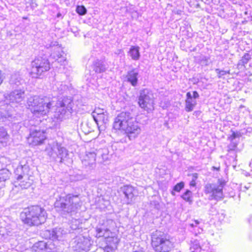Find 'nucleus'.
Wrapping results in <instances>:
<instances>
[{"instance_id":"7c9ffc66","label":"nucleus","mask_w":252,"mask_h":252,"mask_svg":"<svg viewBox=\"0 0 252 252\" xmlns=\"http://www.w3.org/2000/svg\"><path fill=\"white\" fill-rule=\"evenodd\" d=\"M191 176L193 178L192 180H195V181L198 178V174L196 173H193L192 174H191Z\"/></svg>"},{"instance_id":"ddd939ff","label":"nucleus","mask_w":252,"mask_h":252,"mask_svg":"<svg viewBox=\"0 0 252 252\" xmlns=\"http://www.w3.org/2000/svg\"><path fill=\"white\" fill-rule=\"evenodd\" d=\"M17 181H15L14 186L15 187L20 186L22 189H27L31 187V183L29 181L30 178L27 175H19L17 177Z\"/></svg>"},{"instance_id":"b1692460","label":"nucleus","mask_w":252,"mask_h":252,"mask_svg":"<svg viewBox=\"0 0 252 252\" xmlns=\"http://www.w3.org/2000/svg\"><path fill=\"white\" fill-rule=\"evenodd\" d=\"M184 183L183 182H181L179 183H177L173 188V190L180 192L184 188Z\"/></svg>"},{"instance_id":"1a4fd4ad","label":"nucleus","mask_w":252,"mask_h":252,"mask_svg":"<svg viewBox=\"0 0 252 252\" xmlns=\"http://www.w3.org/2000/svg\"><path fill=\"white\" fill-rule=\"evenodd\" d=\"M121 191L125 195L126 204H130L137 196V189L130 185H126L121 188Z\"/></svg>"},{"instance_id":"2f4dec72","label":"nucleus","mask_w":252,"mask_h":252,"mask_svg":"<svg viewBox=\"0 0 252 252\" xmlns=\"http://www.w3.org/2000/svg\"><path fill=\"white\" fill-rule=\"evenodd\" d=\"M189 186L191 187H195L196 186V182L195 180H192L189 183Z\"/></svg>"},{"instance_id":"f3484780","label":"nucleus","mask_w":252,"mask_h":252,"mask_svg":"<svg viewBox=\"0 0 252 252\" xmlns=\"http://www.w3.org/2000/svg\"><path fill=\"white\" fill-rule=\"evenodd\" d=\"M33 142L38 144L42 143L45 139L44 132L41 131H34L32 132Z\"/></svg>"},{"instance_id":"5701e85b","label":"nucleus","mask_w":252,"mask_h":252,"mask_svg":"<svg viewBox=\"0 0 252 252\" xmlns=\"http://www.w3.org/2000/svg\"><path fill=\"white\" fill-rule=\"evenodd\" d=\"M8 136L7 132L3 127H0V142Z\"/></svg>"},{"instance_id":"393cba45","label":"nucleus","mask_w":252,"mask_h":252,"mask_svg":"<svg viewBox=\"0 0 252 252\" xmlns=\"http://www.w3.org/2000/svg\"><path fill=\"white\" fill-rule=\"evenodd\" d=\"M10 83L11 84H15L16 86H18L20 84V80L18 79L16 75L11 76Z\"/></svg>"},{"instance_id":"4c0bfd02","label":"nucleus","mask_w":252,"mask_h":252,"mask_svg":"<svg viewBox=\"0 0 252 252\" xmlns=\"http://www.w3.org/2000/svg\"><path fill=\"white\" fill-rule=\"evenodd\" d=\"M250 21H252V15L250 16Z\"/></svg>"},{"instance_id":"c9c22d12","label":"nucleus","mask_w":252,"mask_h":252,"mask_svg":"<svg viewBox=\"0 0 252 252\" xmlns=\"http://www.w3.org/2000/svg\"><path fill=\"white\" fill-rule=\"evenodd\" d=\"M2 81H3V78H2V77L1 75V71L0 70V85L2 83Z\"/></svg>"},{"instance_id":"ea45409f","label":"nucleus","mask_w":252,"mask_h":252,"mask_svg":"<svg viewBox=\"0 0 252 252\" xmlns=\"http://www.w3.org/2000/svg\"><path fill=\"white\" fill-rule=\"evenodd\" d=\"M142 252V251H139V252H138V251H135V252Z\"/></svg>"},{"instance_id":"e433bc0d","label":"nucleus","mask_w":252,"mask_h":252,"mask_svg":"<svg viewBox=\"0 0 252 252\" xmlns=\"http://www.w3.org/2000/svg\"><path fill=\"white\" fill-rule=\"evenodd\" d=\"M196 250H198L199 252H200L201 251V248H200V247H199V246L197 247V248H196Z\"/></svg>"},{"instance_id":"58836bf2","label":"nucleus","mask_w":252,"mask_h":252,"mask_svg":"<svg viewBox=\"0 0 252 252\" xmlns=\"http://www.w3.org/2000/svg\"><path fill=\"white\" fill-rule=\"evenodd\" d=\"M31 136H32V132H30V133H29V137H30Z\"/></svg>"},{"instance_id":"4468645a","label":"nucleus","mask_w":252,"mask_h":252,"mask_svg":"<svg viewBox=\"0 0 252 252\" xmlns=\"http://www.w3.org/2000/svg\"><path fill=\"white\" fill-rule=\"evenodd\" d=\"M24 92L21 90H15L12 92L7 97L10 102L19 103L21 102L24 98Z\"/></svg>"},{"instance_id":"f8f14e48","label":"nucleus","mask_w":252,"mask_h":252,"mask_svg":"<svg viewBox=\"0 0 252 252\" xmlns=\"http://www.w3.org/2000/svg\"><path fill=\"white\" fill-rule=\"evenodd\" d=\"M13 113V108L10 105L3 106L0 110V120L2 122L6 120L12 121Z\"/></svg>"},{"instance_id":"20e7f679","label":"nucleus","mask_w":252,"mask_h":252,"mask_svg":"<svg viewBox=\"0 0 252 252\" xmlns=\"http://www.w3.org/2000/svg\"><path fill=\"white\" fill-rule=\"evenodd\" d=\"M226 184L224 180H219L218 185L208 184L204 187V192L209 195L210 199L219 201L224 198L223 189Z\"/></svg>"},{"instance_id":"7ed1b4c3","label":"nucleus","mask_w":252,"mask_h":252,"mask_svg":"<svg viewBox=\"0 0 252 252\" xmlns=\"http://www.w3.org/2000/svg\"><path fill=\"white\" fill-rule=\"evenodd\" d=\"M96 232L97 237H103L104 238L103 249L105 251L109 252L117 249L120 242V239L117 236L113 235L112 232L108 229L96 228Z\"/></svg>"},{"instance_id":"aec40b11","label":"nucleus","mask_w":252,"mask_h":252,"mask_svg":"<svg viewBox=\"0 0 252 252\" xmlns=\"http://www.w3.org/2000/svg\"><path fill=\"white\" fill-rule=\"evenodd\" d=\"M11 173L10 171L6 169L2 168L0 169V182H5L9 178Z\"/></svg>"},{"instance_id":"4be33fe9","label":"nucleus","mask_w":252,"mask_h":252,"mask_svg":"<svg viewBox=\"0 0 252 252\" xmlns=\"http://www.w3.org/2000/svg\"><path fill=\"white\" fill-rule=\"evenodd\" d=\"M76 12L79 15H84L87 13V9L83 5H77L76 8Z\"/></svg>"},{"instance_id":"6ab92c4d","label":"nucleus","mask_w":252,"mask_h":252,"mask_svg":"<svg viewBox=\"0 0 252 252\" xmlns=\"http://www.w3.org/2000/svg\"><path fill=\"white\" fill-rule=\"evenodd\" d=\"M128 53L132 59L134 60H138L140 56L139 52V47L137 46H132L130 48Z\"/></svg>"},{"instance_id":"c756f323","label":"nucleus","mask_w":252,"mask_h":252,"mask_svg":"<svg viewBox=\"0 0 252 252\" xmlns=\"http://www.w3.org/2000/svg\"><path fill=\"white\" fill-rule=\"evenodd\" d=\"M238 136H239L238 134H237V133H236L235 132H233L232 133V134H231V135L230 136L229 138L231 140H234V139H235Z\"/></svg>"},{"instance_id":"f704fd0d","label":"nucleus","mask_w":252,"mask_h":252,"mask_svg":"<svg viewBox=\"0 0 252 252\" xmlns=\"http://www.w3.org/2000/svg\"><path fill=\"white\" fill-rule=\"evenodd\" d=\"M66 204L65 203H62L61 204V207L62 209H65L66 208Z\"/></svg>"},{"instance_id":"9b49d317","label":"nucleus","mask_w":252,"mask_h":252,"mask_svg":"<svg viewBox=\"0 0 252 252\" xmlns=\"http://www.w3.org/2000/svg\"><path fill=\"white\" fill-rule=\"evenodd\" d=\"M93 117L97 124L105 123L108 120V113L103 108L96 107L93 112Z\"/></svg>"},{"instance_id":"2eb2a0df","label":"nucleus","mask_w":252,"mask_h":252,"mask_svg":"<svg viewBox=\"0 0 252 252\" xmlns=\"http://www.w3.org/2000/svg\"><path fill=\"white\" fill-rule=\"evenodd\" d=\"M21 219L25 223L29 225H32V214L31 213L30 209L29 208H25L21 213Z\"/></svg>"},{"instance_id":"9d476101","label":"nucleus","mask_w":252,"mask_h":252,"mask_svg":"<svg viewBox=\"0 0 252 252\" xmlns=\"http://www.w3.org/2000/svg\"><path fill=\"white\" fill-rule=\"evenodd\" d=\"M199 94L198 92L194 91L192 92V95L191 93L189 92L186 94V98L185 100V110L187 112L192 111L195 106L197 104V102L195 99L198 98Z\"/></svg>"},{"instance_id":"6e6552de","label":"nucleus","mask_w":252,"mask_h":252,"mask_svg":"<svg viewBox=\"0 0 252 252\" xmlns=\"http://www.w3.org/2000/svg\"><path fill=\"white\" fill-rule=\"evenodd\" d=\"M46 213L42 208L35 206L32 208V225H38L44 222Z\"/></svg>"},{"instance_id":"bb28decb","label":"nucleus","mask_w":252,"mask_h":252,"mask_svg":"<svg viewBox=\"0 0 252 252\" xmlns=\"http://www.w3.org/2000/svg\"><path fill=\"white\" fill-rule=\"evenodd\" d=\"M251 59L250 55L248 53H245L242 59V62L243 64H246Z\"/></svg>"},{"instance_id":"473e14b6","label":"nucleus","mask_w":252,"mask_h":252,"mask_svg":"<svg viewBox=\"0 0 252 252\" xmlns=\"http://www.w3.org/2000/svg\"><path fill=\"white\" fill-rule=\"evenodd\" d=\"M59 106L61 107H64L65 106V104L63 101H61L59 102Z\"/></svg>"},{"instance_id":"423d86ee","label":"nucleus","mask_w":252,"mask_h":252,"mask_svg":"<svg viewBox=\"0 0 252 252\" xmlns=\"http://www.w3.org/2000/svg\"><path fill=\"white\" fill-rule=\"evenodd\" d=\"M33 103L34 104V113H39L42 115L47 114L52 105L51 101L47 102L43 97H35Z\"/></svg>"},{"instance_id":"a878e982","label":"nucleus","mask_w":252,"mask_h":252,"mask_svg":"<svg viewBox=\"0 0 252 252\" xmlns=\"http://www.w3.org/2000/svg\"><path fill=\"white\" fill-rule=\"evenodd\" d=\"M216 71L217 73L218 77L220 78H221L222 76L230 74V70L225 71L216 69Z\"/></svg>"},{"instance_id":"0eeeda50","label":"nucleus","mask_w":252,"mask_h":252,"mask_svg":"<svg viewBox=\"0 0 252 252\" xmlns=\"http://www.w3.org/2000/svg\"><path fill=\"white\" fill-rule=\"evenodd\" d=\"M32 68L35 69V73L37 77L40 76L42 73L49 70L50 68V63L47 59L42 58H37L34 61V65Z\"/></svg>"},{"instance_id":"f03ea898","label":"nucleus","mask_w":252,"mask_h":252,"mask_svg":"<svg viewBox=\"0 0 252 252\" xmlns=\"http://www.w3.org/2000/svg\"><path fill=\"white\" fill-rule=\"evenodd\" d=\"M150 244L155 252H171L175 247L173 238L167 233L160 230L152 233Z\"/></svg>"},{"instance_id":"c85d7f7f","label":"nucleus","mask_w":252,"mask_h":252,"mask_svg":"<svg viewBox=\"0 0 252 252\" xmlns=\"http://www.w3.org/2000/svg\"><path fill=\"white\" fill-rule=\"evenodd\" d=\"M4 186V184H2L1 187H0V198L2 197L4 194V190L3 189Z\"/></svg>"},{"instance_id":"f257e3e1","label":"nucleus","mask_w":252,"mask_h":252,"mask_svg":"<svg viewBox=\"0 0 252 252\" xmlns=\"http://www.w3.org/2000/svg\"><path fill=\"white\" fill-rule=\"evenodd\" d=\"M112 129L115 133H123L130 140L137 137L141 130L136 118L127 111L121 112L117 116Z\"/></svg>"},{"instance_id":"cd10ccee","label":"nucleus","mask_w":252,"mask_h":252,"mask_svg":"<svg viewBox=\"0 0 252 252\" xmlns=\"http://www.w3.org/2000/svg\"><path fill=\"white\" fill-rule=\"evenodd\" d=\"M200 221L198 220H193V222L190 223L189 225L191 227H196L198 226L200 224Z\"/></svg>"},{"instance_id":"a211bd4d","label":"nucleus","mask_w":252,"mask_h":252,"mask_svg":"<svg viewBox=\"0 0 252 252\" xmlns=\"http://www.w3.org/2000/svg\"><path fill=\"white\" fill-rule=\"evenodd\" d=\"M138 73L135 72L134 70L129 71L127 74V80L130 82L132 86H135L137 83Z\"/></svg>"},{"instance_id":"a19ab883","label":"nucleus","mask_w":252,"mask_h":252,"mask_svg":"<svg viewBox=\"0 0 252 252\" xmlns=\"http://www.w3.org/2000/svg\"><path fill=\"white\" fill-rule=\"evenodd\" d=\"M194 252V251H192V252Z\"/></svg>"},{"instance_id":"dca6fc26","label":"nucleus","mask_w":252,"mask_h":252,"mask_svg":"<svg viewBox=\"0 0 252 252\" xmlns=\"http://www.w3.org/2000/svg\"><path fill=\"white\" fill-rule=\"evenodd\" d=\"M96 160V154L94 152H89L84 156L83 162L86 165L93 164Z\"/></svg>"},{"instance_id":"412c9836","label":"nucleus","mask_w":252,"mask_h":252,"mask_svg":"<svg viewBox=\"0 0 252 252\" xmlns=\"http://www.w3.org/2000/svg\"><path fill=\"white\" fill-rule=\"evenodd\" d=\"M185 201L191 203L192 201V197L191 192L189 190H187L181 196Z\"/></svg>"},{"instance_id":"39448f33","label":"nucleus","mask_w":252,"mask_h":252,"mask_svg":"<svg viewBox=\"0 0 252 252\" xmlns=\"http://www.w3.org/2000/svg\"><path fill=\"white\" fill-rule=\"evenodd\" d=\"M138 104L140 107L148 113L152 112L155 109L153 94L148 90H141L138 96Z\"/></svg>"},{"instance_id":"72a5a7b5","label":"nucleus","mask_w":252,"mask_h":252,"mask_svg":"<svg viewBox=\"0 0 252 252\" xmlns=\"http://www.w3.org/2000/svg\"><path fill=\"white\" fill-rule=\"evenodd\" d=\"M212 169L214 170L220 171V166H218V167L213 166L212 167Z\"/></svg>"}]
</instances>
